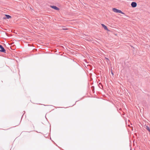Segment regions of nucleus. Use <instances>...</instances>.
Listing matches in <instances>:
<instances>
[{
	"label": "nucleus",
	"instance_id": "obj_1",
	"mask_svg": "<svg viewBox=\"0 0 150 150\" xmlns=\"http://www.w3.org/2000/svg\"><path fill=\"white\" fill-rule=\"evenodd\" d=\"M113 11L115 13H120L122 14H124V13L122 12L121 11L116 9V8H113L112 9Z\"/></svg>",
	"mask_w": 150,
	"mask_h": 150
},
{
	"label": "nucleus",
	"instance_id": "obj_2",
	"mask_svg": "<svg viewBox=\"0 0 150 150\" xmlns=\"http://www.w3.org/2000/svg\"><path fill=\"white\" fill-rule=\"evenodd\" d=\"M0 48L1 50H0V51L5 52L6 51L4 49L3 47L1 45H0Z\"/></svg>",
	"mask_w": 150,
	"mask_h": 150
},
{
	"label": "nucleus",
	"instance_id": "obj_3",
	"mask_svg": "<svg viewBox=\"0 0 150 150\" xmlns=\"http://www.w3.org/2000/svg\"><path fill=\"white\" fill-rule=\"evenodd\" d=\"M132 6L133 7H135L137 6V4L135 2H132L131 4Z\"/></svg>",
	"mask_w": 150,
	"mask_h": 150
},
{
	"label": "nucleus",
	"instance_id": "obj_4",
	"mask_svg": "<svg viewBox=\"0 0 150 150\" xmlns=\"http://www.w3.org/2000/svg\"><path fill=\"white\" fill-rule=\"evenodd\" d=\"M101 25L104 28V29L105 30H107L108 31H109V30L108 29L106 25H105L104 24H101Z\"/></svg>",
	"mask_w": 150,
	"mask_h": 150
},
{
	"label": "nucleus",
	"instance_id": "obj_5",
	"mask_svg": "<svg viewBox=\"0 0 150 150\" xmlns=\"http://www.w3.org/2000/svg\"><path fill=\"white\" fill-rule=\"evenodd\" d=\"M50 7L51 8H52L55 10H59V8L55 6H51Z\"/></svg>",
	"mask_w": 150,
	"mask_h": 150
},
{
	"label": "nucleus",
	"instance_id": "obj_6",
	"mask_svg": "<svg viewBox=\"0 0 150 150\" xmlns=\"http://www.w3.org/2000/svg\"><path fill=\"white\" fill-rule=\"evenodd\" d=\"M5 16H6V18H7V19H9V18H11V16L9 15H5Z\"/></svg>",
	"mask_w": 150,
	"mask_h": 150
},
{
	"label": "nucleus",
	"instance_id": "obj_7",
	"mask_svg": "<svg viewBox=\"0 0 150 150\" xmlns=\"http://www.w3.org/2000/svg\"><path fill=\"white\" fill-rule=\"evenodd\" d=\"M68 30L67 28H65L64 27H62L61 28V30Z\"/></svg>",
	"mask_w": 150,
	"mask_h": 150
},
{
	"label": "nucleus",
	"instance_id": "obj_8",
	"mask_svg": "<svg viewBox=\"0 0 150 150\" xmlns=\"http://www.w3.org/2000/svg\"><path fill=\"white\" fill-rule=\"evenodd\" d=\"M105 58L107 60H109V59H108V58H107L105 57Z\"/></svg>",
	"mask_w": 150,
	"mask_h": 150
},
{
	"label": "nucleus",
	"instance_id": "obj_9",
	"mask_svg": "<svg viewBox=\"0 0 150 150\" xmlns=\"http://www.w3.org/2000/svg\"><path fill=\"white\" fill-rule=\"evenodd\" d=\"M112 75H113V73H112Z\"/></svg>",
	"mask_w": 150,
	"mask_h": 150
},
{
	"label": "nucleus",
	"instance_id": "obj_10",
	"mask_svg": "<svg viewBox=\"0 0 150 150\" xmlns=\"http://www.w3.org/2000/svg\"><path fill=\"white\" fill-rule=\"evenodd\" d=\"M4 19H6V18H4Z\"/></svg>",
	"mask_w": 150,
	"mask_h": 150
}]
</instances>
